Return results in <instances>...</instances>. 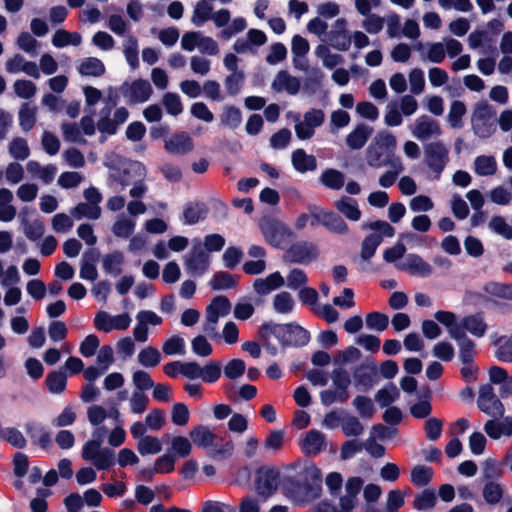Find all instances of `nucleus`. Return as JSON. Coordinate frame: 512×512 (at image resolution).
I'll use <instances>...</instances> for the list:
<instances>
[{"label":"nucleus","mask_w":512,"mask_h":512,"mask_svg":"<svg viewBox=\"0 0 512 512\" xmlns=\"http://www.w3.org/2000/svg\"><path fill=\"white\" fill-rule=\"evenodd\" d=\"M26 169L33 177H37L46 184L52 182L57 173L56 166L52 164L42 166L33 160L26 164Z\"/></svg>","instance_id":"obj_36"},{"label":"nucleus","mask_w":512,"mask_h":512,"mask_svg":"<svg viewBox=\"0 0 512 512\" xmlns=\"http://www.w3.org/2000/svg\"><path fill=\"white\" fill-rule=\"evenodd\" d=\"M494 108L487 102H479L472 113L471 124L474 133L482 139L489 138L496 130Z\"/></svg>","instance_id":"obj_6"},{"label":"nucleus","mask_w":512,"mask_h":512,"mask_svg":"<svg viewBox=\"0 0 512 512\" xmlns=\"http://www.w3.org/2000/svg\"><path fill=\"white\" fill-rule=\"evenodd\" d=\"M349 391H340V389H327L320 392V400L324 406H331L334 403H344L349 399Z\"/></svg>","instance_id":"obj_62"},{"label":"nucleus","mask_w":512,"mask_h":512,"mask_svg":"<svg viewBox=\"0 0 512 512\" xmlns=\"http://www.w3.org/2000/svg\"><path fill=\"white\" fill-rule=\"evenodd\" d=\"M434 318L447 329L449 336L456 341L460 361L469 362L474 360L476 344L463 332L461 327L456 325V314L451 311L439 310L434 314Z\"/></svg>","instance_id":"obj_2"},{"label":"nucleus","mask_w":512,"mask_h":512,"mask_svg":"<svg viewBox=\"0 0 512 512\" xmlns=\"http://www.w3.org/2000/svg\"><path fill=\"white\" fill-rule=\"evenodd\" d=\"M482 495L487 504L496 505L501 501L504 495V485L499 481L485 482Z\"/></svg>","instance_id":"obj_43"},{"label":"nucleus","mask_w":512,"mask_h":512,"mask_svg":"<svg viewBox=\"0 0 512 512\" xmlns=\"http://www.w3.org/2000/svg\"><path fill=\"white\" fill-rule=\"evenodd\" d=\"M477 404L482 412L493 418L502 417L505 413L504 405L489 384L480 387Z\"/></svg>","instance_id":"obj_15"},{"label":"nucleus","mask_w":512,"mask_h":512,"mask_svg":"<svg viewBox=\"0 0 512 512\" xmlns=\"http://www.w3.org/2000/svg\"><path fill=\"white\" fill-rule=\"evenodd\" d=\"M411 134L420 141H426L439 137L442 134V129L437 120L422 115L411 126Z\"/></svg>","instance_id":"obj_18"},{"label":"nucleus","mask_w":512,"mask_h":512,"mask_svg":"<svg viewBox=\"0 0 512 512\" xmlns=\"http://www.w3.org/2000/svg\"><path fill=\"white\" fill-rule=\"evenodd\" d=\"M326 447V436L318 430L308 431L301 439V449L309 456H316Z\"/></svg>","instance_id":"obj_24"},{"label":"nucleus","mask_w":512,"mask_h":512,"mask_svg":"<svg viewBox=\"0 0 512 512\" xmlns=\"http://www.w3.org/2000/svg\"><path fill=\"white\" fill-rule=\"evenodd\" d=\"M123 52L127 63L132 69L139 66L138 41L132 35H126L123 41Z\"/></svg>","instance_id":"obj_50"},{"label":"nucleus","mask_w":512,"mask_h":512,"mask_svg":"<svg viewBox=\"0 0 512 512\" xmlns=\"http://www.w3.org/2000/svg\"><path fill=\"white\" fill-rule=\"evenodd\" d=\"M290 261L301 264H308L318 256L317 247L309 242H298L293 244L287 251Z\"/></svg>","instance_id":"obj_22"},{"label":"nucleus","mask_w":512,"mask_h":512,"mask_svg":"<svg viewBox=\"0 0 512 512\" xmlns=\"http://www.w3.org/2000/svg\"><path fill=\"white\" fill-rule=\"evenodd\" d=\"M392 169L386 171L379 178V185L383 188L391 187L398 178V175L404 171V166L402 160L399 157H394L390 164H388Z\"/></svg>","instance_id":"obj_49"},{"label":"nucleus","mask_w":512,"mask_h":512,"mask_svg":"<svg viewBox=\"0 0 512 512\" xmlns=\"http://www.w3.org/2000/svg\"><path fill=\"white\" fill-rule=\"evenodd\" d=\"M231 303L225 296H217L213 298L211 303L206 307L205 314L216 317L218 320L230 313Z\"/></svg>","instance_id":"obj_45"},{"label":"nucleus","mask_w":512,"mask_h":512,"mask_svg":"<svg viewBox=\"0 0 512 512\" xmlns=\"http://www.w3.org/2000/svg\"><path fill=\"white\" fill-rule=\"evenodd\" d=\"M1 440L7 441L10 445L18 449L24 448L27 444L23 433L14 427L1 428Z\"/></svg>","instance_id":"obj_61"},{"label":"nucleus","mask_w":512,"mask_h":512,"mask_svg":"<svg viewBox=\"0 0 512 512\" xmlns=\"http://www.w3.org/2000/svg\"><path fill=\"white\" fill-rule=\"evenodd\" d=\"M489 380L492 384L499 386V395L507 398L512 395V376L499 366H492L489 369Z\"/></svg>","instance_id":"obj_26"},{"label":"nucleus","mask_w":512,"mask_h":512,"mask_svg":"<svg viewBox=\"0 0 512 512\" xmlns=\"http://www.w3.org/2000/svg\"><path fill=\"white\" fill-rule=\"evenodd\" d=\"M132 322L128 313L111 315L106 311H99L94 318V327L98 331L109 333L113 330H126Z\"/></svg>","instance_id":"obj_16"},{"label":"nucleus","mask_w":512,"mask_h":512,"mask_svg":"<svg viewBox=\"0 0 512 512\" xmlns=\"http://www.w3.org/2000/svg\"><path fill=\"white\" fill-rule=\"evenodd\" d=\"M291 161L294 169L300 173L314 171L317 167L316 158L307 154L303 149L293 151Z\"/></svg>","instance_id":"obj_33"},{"label":"nucleus","mask_w":512,"mask_h":512,"mask_svg":"<svg viewBox=\"0 0 512 512\" xmlns=\"http://www.w3.org/2000/svg\"><path fill=\"white\" fill-rule=\"evenodd\" d=\"M363 484L364 479L359 476L348 477L344 483L345 494L339 498L338 508L327 501H322L314 506L313 512H352Z\"/></svg>","instance_id":"obj_5"},{"label":"nucleus","mask_w":512,"mask_h":512,"mask_svg":"<svg viewBox=\"0 0 512 512\" xmlns=\"http://www.w3.org/2000/svg\"><path fill=\"white\" fill-rule=\"evenodd\" d=\"M71 216L77 220L87 218L97 220L101 216V207L93 206L89 203H79L70 211Z\"/></svg>","instance_id":"obj_54"},{"label":"nucleus","mask_w":512,"mask_h":512,"mask_svg":"<svg viewBox=\"0 0 512 512\" xmlns=\"http://www.w3.org/2000/svg\"><path fill=\"white\" fill-rule=\"evenodd\" d=\"M25 214H26V209H24L20 213V218H21V223L23 225L24 234L28 239H30L32 241L38 240L44 234V231H45L44 224L39 219H35L31 222L28 221L25 217Z\"/></svg>","instance_id":"obj_42"},{"label":"nucleus","mask_w":512,"mask_h":512,"mask_svg":"<svg viewBox=\"0 0 512 512\" xmlns=\"http://www.w3.org/2000/svg\"><path fill=\"white\" fill-rule=\"evenodd\" d=\"M193 147V140L186 132L175 133L165 140V149L172 154H187Z\"/></svg>","instance_id":"obj_25"},{"label":"nucleus","mask_w":512,"mask_h":512,"mask_svg":"<svg viewBox=\"0 0 512 512\" xmlns=\"http://www.w3.org/2000/svg\"><path fill=\"white\" fill-rule=\"evenodd\" d=\"M474 171L479 176H492L497 171V161L493 156L480 155L474 160Z\"/></svg>","instance_id":"obj_46"},{"label":"nucleus","mask_w":512,"mask_h":512,"mask_svg":"<svg viewBox=\"0 0 512 512\" xmlns=\"http://www.w3.org/2000/svg\"><path fill=\"white\" fill-rule=\"evenodd\" d=\"M372 134V128L359 124L346 137V143L351 149H361Z\"/></svg>","instance_id":"obj_35"},{"label":"nucleus","mask_w":512,"mask_h":512,"mask_svg":"<svg viewBox=\"0 0 512 512\" xmlns=\"http://www.w3.org/2000/svg\"><path fill=\"white\" fill-rule=\"evenodd\" d=\"M399 397V390L397 387L390 383L384 388L380 389L375 395V401L381 407H387L395 402Z\"/></svg>","instance_id":"obj_63"},{"label":"nucleus","mask_w":512,"mask_h":512,"mask_svg":"<svg viewBox=\"0 0 512 512\" xmlns=\"http://www.w3.org/2000/svg\"><path fill=\"white\" fill-rule=\"evenodd\" d=\"M280 482V473L275 468L262 467L257 471L255 480L256 490L260 497L265 501L273 495Z\"/></svg>","instance_id":"obj_14"},{"label":"nucleus","mask_w":512,"mask_h":512,"mask_svg":"<svg viewBox=\"0 0 512 512\" xmlns=\"http://www.w3.org/2000/svg\"><path fill=\"white\" fill-rule=\"evenodd\" d=\"M354 383L356 387L368 390L373 387L377 378V368L373 360L358 366L354 372Z\"/></svg>","instance_id":"obj_23"},{"label":"nucleus","mask_w":512,"mask_h":512,"mask_svg":"<svg viewBox=\"0 0 512 512\" xmlns=\"http://www.w3.org/2000/svg\"><path fill=\"white\" fill-rule=\"evenodd\" d=\"M124 263V255L119 251H114L103 256L102 265L106 273L112 275H119L122 272V265Z\"/></svg>","instance_id":"obj_51"},{"label":"nucleus","mask_w":512,"mask_h":512,"mask_svg":"<svg viewBox=\"0 0 512 512\" xmlns=\"http://www.w3.org/2000/svg\"><path fill=\"white\" fill-rule=\"evenodd\" d=\"M321 183L333 190H340L345 184V176L336 169H326L320 176Z\"/></svg>","instance_id":"obj_52"},{"label":"nucleus","mask_w":512,"mask_h":512,"mask_svg":"<svg viewBox=\"0 0 512 512\" xmlns=\"http://www.w3.org/2000/svg\"><path fill=\"white\" fill-rule=\"evenodd\" d=\"M118 101L117 90L112 87L108 88L104 98L105 105L100 110L97 121V129L102 134L101 141H104L107 136L116 134L118 128L129 118V111L123 106L116 108L111 117L112 108L117 105Z\"/></svg>","instance_id":"obj_1"},{"label":"nucleus","mask_w":512,"mask_h":512,"mask_svg":"<svg viewBox=\"0 0 512 512\" xmlns=\"http://www.w3.org/2000/svg\"><path fill=\"white\" fill-rule=\"evenodd\" d=\"M414 49L419 52L422 61L440 64L445 60L446 55L450 58L460 55L463 45L454 38H445L442 42H419Z\"/></svg>","instance_id":"obj_4"},{"label":"nucleus","mask_w":512,"mask_h":512,"mask_svg":"<svg viewBox=\"0 0 512 512\" xmlns=\"http://www.w3.org/2000/svg\"><path fill=\"white\" fill-rule=\"evenodd\" d=\"M213 7L207 0H200L193 11L191 18L195 26L201 27L205 22L212 19Z\"/></svg>","instance_id":"obj_48"},{"label":"nucleus","mask_w":512,"mask_h":512,"mask_svg":"<svg viewBox=\"0 0 512 512\" xmlns=\"http://www.w3.org/2000/svg\"><path fill=\"white\" fill-rule=\"evenodd\" d=\"M77 70L83 76L100 77L105 73V65L96 57H87L79 62Z\"/></svg>","instance_id":"obj_38"},{"label":"nucleus","mask_w":512,"mask_h":512,"mask_svg":"<svg viewBox=\"0 0 512 512\" xmlns=\"http://www.w3.org/2000/svg\"><path fill=\"white\" fill-rule=\"evenodd\" d=\"M120 92L129 104H138L148 101L153 90L147 80L137 79L131 83H123L120 87Z\"/></svg>","instance_id":"obj_17"},{"label":"nucleus","mask_w":512,"mask_h":512,"mask_svg":"<svg viewBox=\"0 0 512 512\" xmlns=\"http://www.w3.org/2000/svg\"><path fill=\"white\" fill-rule=\"evenodd\" d=\"M25 430L33 443L38 444L43 449L50 446L51 436L41 423L36 421L27 422L25 424Z\"/></svg>","instance_id":"obj_32"},{"label":"nucleus","mask_w":512,"mask_h":512,"mask_svg":"<svg viewBox=\"0 0 512 512\" xmlns=\"http://www.w3.org/2000/svg\"><path fill=\"white\" fill-rule=\"evenodd\" d=\"M501 420L491 419L484 424V431L494 440L499 439L501 436L512 435V417H500Z\"/></svg>","instance_id":"obj_27"},{"label":"nucleus","mask_w":512,"mask_h":512,"mask_svg":"<svg viewBox=\"0 0 512 512\" xmlns=\"http://www.w3.org/2000/svg\"><path fill=\"white\" fill-rule=\"evenodd\" d=\"M284 284L285 279L280 272L276 271L265 278H257L253 283V288L257 294L264 296L282 287Z\"/></svg>","instance_id":"obj_30"},{"label":"nucleus","mask_w":512,"mask_h":512,"mask_svg":"<svg viewBox=\"0 0 512 512\" xmlns=\"http://www.w3.org/2000/svg\"><path fill=\"white\" fill-rule=\"evenodd\" d=\"M137 451L141 456L155 455L162 451V443L157 437L147 435L137 441Z\"/></svg>","instance_id":"obj_53"},{"label":"nucleus","mask_w":512,"mask_h":512,"mask_svg":"<svg viewBox=\"0 0 512 512\" xmlns=\"http://www.w3.org/2000/svg\"><path fill=\"white\" fill-rule=\"evenodd\" d=\"M291 117L295 123V134L300 140L312 138L316 128L320 127L325 120V114L321 109H311L303 116L294 113Z\"/></svg>","instance_id":"obj_10"},{"label":"nucleus","mask_w":512,"mask_h":512,"mask_svg":"<svg viewBox=\"0 0 512 512\" xmlns=\"http://www.w3.org/2000/svg\"><path fill=\"white\" fill-rule=\"evenodd\" d=\"M272 306L276 313L288 315L291 314L295 308V300L289 292L282 291L273 297Z\"/></svg>","instance_id":"obj_40"},{"label":"nucleus","mask_w":512,"mask_h":512,"mask_svg":"<svg viewBox=\"0 0 512 512\" xmlns=\"http://www.w3.org/2000/svg\"><path fill=\"white\" fill-rule=\"evenodd\" d=\"M310 473L318 479L321 480V472L320 470L312 465L308 468ZM322 494V487L320 482L316 484H308L299 488L298 492L294 495V502L298 505H306L318 498H320Z\"/></svg>","instance_id":"obj_20"},{"label":"nucleus","mask_w":512,"mask_h":512,"mask_svg":"<svg viewBox=\"0 0 512 512\" xmlns=\"http://www.w3.org/2000/svg\"><path fill=\"white\" fill-rule=\"evenodd\" d=\"M342 432L346 437H359L364 433V426L360 420L349 413L344 415Z\"/></svg>","instance_id":"obj_56"},{"label":"nucleus","mask_w":512,"mask_h":512,"mask_svg":"<svg viewBox=\"0 0 512 512\" xmlns=\"http://www.w3.org/2000/svg\"><path fill=\"white\" fill-rule=\"evenodd\" d=\"M396 267L420 277H428L433 272L432 266L417 254L406 255L402 262L396 264Z\"/></svg>","instance_id":"obj_21"},{"label":"nucleus","mask_w":512,"mask_h":512,"mask_svg":"<svg viewBox=\"0 0 512 512\" xmlns=\"http://www.w3.org/2000/svg\"><path fill=\"white\" fill-rule=\"evenodd\" d=\"M373 143L377 145L380 149L385 150V153L390 155L391 157L394 154L397 147L396 137L388 131L379 132L374 138Z\"/></svg>","instance_id":"obj_59"},{"label":"nucleus","mask_w":512,"mask_h":512,"mask_svg":"<svg viewBox=\"0 0 512 512\" xmlns=\"http://www.w3.org/2000/svg\"><path fill=\"white\" fill-rule=\"evenodd\" d=\"M269 331L283 347L304 346L310 340L308 331L295 323L273 324Z\"/></svg>","instance_id":"obj_8"},{"label":"nucleus","mask_w":512,"mask_h":512,"mask_svg":"<svg viewBox=\"0 0 512 512\" xmlns=\"http://www.w3.org/2000/svg\"><path fill=\"white\" fill-rule=\"evenodd\" d=\"M301 87V82L297 77L290 75L287 71H279L272 82V88L276 92H287L290 95H296Z\"/></svg>","instance_id":"obj_29"},{"label":"nucleus","mask_w":512,"mask_h":512,"mask_svg":"<svg viewBox=\"0 0 512 512\" xmlns=\"http://www.w3.org/2000/svg\"><path fill=\"white\" fill-rule=\"evenodd\" d=\"M105 165L110 168V177L119 182L122 187L133 185L129 192L132 198H141L146 193L147 186L144 183L146 167L141 162L134 161L124 164L122 176L118 170L112 167L110 162L107 161Z\"/></svg>","instance_id":"obj_3"},{"label":"nucleus","mask_w":512,"mask_h":512,"mask_svg":"<svg viewBox=\"0 0 512 512\" xmlns=\"http://www.w3.org/2000/svg\"><path fill=\"white\" fill-rule=\"evenodd\" d=\"M231 19L230 12L227 9H220L213 13L212 21L218 28H223L219 37L228 40L232 36L244 31L247 27L246 20L243 17H237L229 24Z\"/></svg>","instance_id":"obj_13"},{"label":"nucleus","mask_w":512,"mask_h":512,"mask_svg":"<svg viewBox=\"0 0 512 512\" xmlns=\"http://www.w3.org/2000/svg\"><path fill=\"white\" fill-rule=\"evenodd\" d=\"M189 436L192 442L206 451L214 445L217 435L206 425H197L190 430Z\"/></svg>","instance_id":"obj_31"},{"label":"nucleus","mask_w":512,"mask_h":512,"mask_svg":"<svg viewBox=\"0 0 512 512\" xmlns=\"http://www.w3.org/2000/svg\"><path fill=\"white\" fill-rule=\"evenodd\" d=\"M392 159L390 155L385 153V150L380 149L374 143L367 150V163L373 168L387 166L391 163Z\"/></svg>","instance_id":"obj_47"},{"label":"nucleus","mask_w":512,"mask_h":512,"mask_svg":"<svg viewBox=\"0 0 512 512\" xmlns=\"http://www.w3.org/2000/svg\"><path fill=\"white\" fill-rule=\"evenodd\" d=\"M136 326L133 329L135 341L144 343L148 340V326H158L162 323V318L151 310H141L136 315Z\"/></svg>","instance_id":"obj_19"},{"label":"nucleus","mask_w":512,"mask_h":512,"mask_svg":"<svg viewBox=\"0 0 512 512\" xmlns=\"http://www.w3.org/2000/svg\"><path fill=\"white\" fill-rule=\"evenodd\" d=\"M424 161L438 180L449 161V148L442 141L430 142L424 146Z\"/></svg>","instance_id":"obj_9"},{"label":"nucleus","mask_w":512,"mask_h":512,"mask_svg":"<svg viewBox=\"0 0 512 512\" xmlns=\"http://www.w3.org/2000/svg\"><path fill=\"white\" fill-rule=\"evenodd\" d=\"M81 42L82 37L78 32H69L65 29H58L52 37V44L56 48L68 45L79 46Z\"/></svg>","instance_id":"obj_41"},{"label":"nucleus","mask_w":512,"mask_h":512,"mask_svg":"<svg viewBox=\"0 0 512 512\" xmlns=\"http://www.w3.org/2000/svg\"><path fill=\"white\" fill-rule=\"evenodd\" d=\"M335 208L350 221H358L361 218V211L355 199L347 196L341 197L334 203Z\"/></svg>","instance_id":"obj_34"},{"label":"nucleus","mask_w":512,"mask_h":512,"mask_svg":"<svg viewBox=\"0 0 512 512\" xmlns=\"http://www.w3.org/2000/svg\"><path fill=\"white\" fill-rule=\"evenodd\" d=\"M138 362L145 368H153L161 362V353L152 346L143 348L138 354Z\"/></svg>","instance_id":"obj_57"},{"label":"nucleus","mask_w":512,"mask_h":512,"mask_svg":"<svg viewBox=\"0 0 512 512\" xmlns=\"http://www.w3.org/2000/svg\"><path fill=\"white\" fill-rule=\"evenodd\" d=\"M314 53L322 61L323 66L330 70L335 69L344 62L342 55L333 53L328 46L323 44L318 45Z\"/></svg>","instance_id":"obj_39"},{"label":"nucleus","mask_w":512,"mask_h":512,"mask_svg":"<svg viewBox=\"0 0 512 512\" xmlns=\"http://www.w3.org/2000/svg\"><path fill=\"white\" fill-rule=\"evenodd\" d=\"M13 201V193L7 188L0 189V221L1 222H10L12 221L16 214L17 210L12 205Z\"/></svg>","instance_id":"obj_37"},{"label":"nucleus","mask_w":512,"mask_h":512,"mask_svg":"<svg viewBox=\"0 0 512 512\" xmlns=\"http://www.w3.org/2000/svg\"><path fill=\"white\" fill-rule=\"evenodd\" d=\"M81 456L98 470H108L115 464V453L101 446L99 439L88 440L82 448Z\"/></svg>","instance_id":"obj_7"},{"label":"nucleus","mask_w":512,"mask_h":512,"mask_svg":"<svg viewBox=\"0 0 512 512\" xmlns=\"http://www.w3.org/2000/svg\"><path fill=\"white\" fill-rule=\"evenodd\" d=\"M36 107L31 106L28 103L22 104L19 110V125L23 131H30L36 123Z\"/></svg>","instance_id":"obj_58"},{"label":"nucleus","mask_w":512,"mask_h":512,"mask_svg":"<svg viewBox=\"0 0 512 512\" xmlns=\"http://www.w3.org/2000/svg\"><path fill=\"white\" fill-rule=\"evenodd\" d=\"M494 345H498L495 357L502 362H512V338L501 337L493 340Z\"/></svg>","instance_id":"obj_64"},{"label":"nucleus","mask_w":512,"mask_h":512,"mask_svg":"<svg viewBox=\"0 0 512 512\" xmlns=\"http://www.w3.org/2000/svg\"><path fill=\"white\" fill-rule=\"evenodd\" d=\"M184 264L188 273L193 276H202L210 264V256L204 250L200 239H193L190 251L184 257Z\"/></svg>","instance_id":"obj_11"},{"label":"nucleus","mask_w":512,"mask_h":512,"mask_svg":"<svg viewBox=\"0 0 512 512\" xmlns=\"http://www.w3.org/2000/svg\"><path fill=\"white\" fill-rule=\"evenodd\" d=\"M504 475L502 464L493 459H486L482 465V477L485 482L499 481Z\"/></svg>","instance_id":"obj_55"},{"label":"nucleus","mask_w":512,"mask_h":512,"mask_svg":"<svg viewBox=\"0 0 512 512\" xmlns=\"http://www.w3.org/2000/svg\"><path fill=\"white\" fill-rule=\"evenodd\" d=\"M259 228L265 241L274 247H281L290 236L289 228L272 217H263Z\"/></svg>","instance_id":"obj_12"},{"label":"nucleus","mask_w":512,"mask_h":512,"mask_svg":"<svg viewBox=\"0 0 512 512\" xmlns=\"http://www.w3.org/2000/svg\"><path fill=\"white\" fill-rule=\"evenodd\" d=\"M322 225L337 234L343 235L348 232V226L345 221L332 211H326Z\"/></svg>","instance_id":"obj_60"},{"label":"nucleus","mask_w":512,"mask_h":512,"mask_svg":"<svg viewBox=\"0 0 512 512\" xmlns=\"http://www.w3.org/2000/svg\"><path fill=\"white\" fill-rule=\"evenodd\" d=\"M456 325L463 329V332H469L477 338H481L487 331V324L482 314L477 313L464 317L460 322L456 318Z\"/></svg>","instance_id":"obj_28"},{"label":"nucleus","mask_w":512,"mask_h":512,"mask_svg":"<svg viewBox=\"0 0 512 512\" xmlns=\"http://www.w3.org/2000/svg\"><path fill=\"white\" fill-rule=\"evenodd\" d=\"M208 209L204 203H190L183 211V220L185 224L193 225L203 220L207 215Z\"/></svg>","instance_id":"obj_44"}]
</instances>
